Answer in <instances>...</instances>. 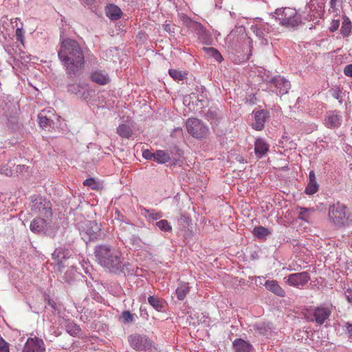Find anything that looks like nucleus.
<instances>
[{
  "label": "nucleus",
  "mask_w": 352,
  "mask_h": 352,
  "mask_svg": "<svg viewBox=\"0 0 352 352\" xmlns=\"http://www.w3.org/2000/svg\"><path fill=\"white\" fill-rule=\"evenodd\" d=\"M142 214L149 220H157L163 217V213L160 211H157L154 209H146L143 208L142 209Z\"/></svg>",
  "instance_id": "28"
},
{
  "label": "nucleus",
  "mask_w": 352,
  "mask_h": 352,
  "mask_svg": "<svg viewBox=\"0 0 352 352\" xmlns=\"http://www.w3.org/2000/svg\"><path fill=\"white\" fill-rule=\"evenodd\" d=\"M142 156L146 160H155V153H152L148 149H146L143 151L142 152Z\"/></svg>",
  "instance_id": "45"
},
{
  "label": "nucleus",
  "mask_w": 352,
  "mask_h": 352,
  "mask_svg": "<svg viewBox=\"0 0 352 352\" xmlns=\"http://www.w3.org/2000/svg\"><path fill=\"white\" fill-rule=\"evenodd\" d=\"M117 133L122 138H129L132 135L133 131L129 126L122 124L117 128Z\"/></svg>",
  "instance_id": "32"
},
{
  "label": "nucleus",
  "mask_w": 352,
  "mask_h": 352,
  "mask_svg": "<svg viewBox=\"0 0 352 352\" xmlns=\"http://www.w3.org/2000/svg\"><path fill=\"white\" fill-rule=\"evenodd\" d=\"M328 219L333 227L340 229L352 225V213L346 205L336 202L329 206Z\"/></svg>",
  "instance_id": "3"
},
{
  "label": "nucleus",
  "mask_w": 352,
  "mask_h": 352,
  "mask_svg": "<svg viewBox=\"0 0 352 352\" xmlns=\"http://www.w3.org/2000/svg\"><path fill=\"white\" fill-rule=\"evenodd\" d=\"M265 286L267 290L278 296L283 297L285 295V290L279 285L278 281L275 280H267Z\"/></svg>",
  "instance_id": "21"
},
{
  "label": "nucleus",
  "mask_w": 352,
  "mask_h": 352,
  "mask_svg": "<svg viewBox=\"0 0 352 352\" xmlns=\"http://www.w3.org/2000/svg\"><path fill=\"white\" fill-rule=\"evenodd\" d=\"M272 16L282 27L288 29L298 28L302 21L301 15L293 8H277L272 13Z\"/></svg>",
  "instance_id": "4"
},
{
  "label": "nucleus",
  "mask_w": 352,
  "mask_h": 352,
  "mask_svg": "<svg viewBox=\"0 0 352 352\" xmlns=\"http://www.w3.org/2000/svg\"><path fill=\"white\" fill-rule=\"evenodd\" d=\"M170 160V155L168 152L163 150H158L155 153L154 161L158 164H164Z\"/></svg>",
  "instance_id": "29"
},
{
  "label": "nucleus",
  "mask_w": 352,
  "mask_h": 352,
  "mask_svg": "<svg viewBox=\"0 0 352 352\" xmlns=\"http://www.w3.org/2000/svg\"><path fill=\"white\" fill-rule=\"evenodd\" d=\"M342 116L337 111L328 112L324 118V124L328 128H336L340 126Z\"/></svg>",
  "instance_id": "14"
},
{
  "label": "nucleus",
  "mask_w": 352,
  "mask_h": 352,
  "mask_svg": "<svg viewBox=\"0 0 352 352\" xmlns=\"http://www.w3.org/2000/svg\"><path fill=\"white\" fill-rule=\"evenodd\" d=\"M84 186H89L91 189H97L98 184L93 178H89L83 182Z\"/></svg>",
  "instance_id": "43"
},
{
  "label": "nucleus",
  "mask_w": 352,
  "mask_h": 352,
  "mask_svg": "<svg viewBox=\"0 0 352 352\" xmlns=\"http://www.w3.org/2000/svg\"><path fill=\"white\" fill-rule=\"evenodd\" d=\"M82 239L85 241H90L97 238L100 231V225L95 221H87L79 227Z\"/></svg>",
  "instance_id": "8"
},
{
  "label": "nucleus",
  "mask_w": 352,
  "mask_h": 352,
  "mask_svg": "<svg viewBox=\"0 0 352 352\" xmlns=\"http://www.w3.org/2000/svg\"><path fill=\"white\" fill-rule=\"evenodd\" d=\"M318 190V184L317 182H309L306 188L305 193L309 195L315 194Z\"/></svg>",
  "instance_id": "39"
},
{
  "label": "nucleus",
  "mask_w": 352,
  "mask_h": 352,
  "mask_svg": "<svg viewBox=\"0 0 352 352\" xmlns=\"http://www.w3.org/2000/svg\"><path fill=\"white\" fill-rule=\"evenodd\" d=\"M351 28L352 23L350 19L346 16H344L340 29V33L344 37L348 36L351 34Z\"/></svg>",
  "instance_id": "30"
},
{
  "label": "nucleus",
  "mask_w": 352,
  "mask_h": 352,
  "mask_svg": "<svg viewBox=\"0 0 352 352\" xmlns=\"http://www.w3.org/2000/svg\"><path fill=\"white\" fill-rule=\"evenodd\" d=\"M344 74L346 76L352 77V64L347 65L344 69Z\"/></svg>",
  "instance_id": "48"
},
{
  "label": "nucleus",
  "mask_w": 352,
  "mask_h": 352,
  "mask_svg": "<svg viewBox=\"0 0 352 352\" xmlns=\"http://www.w3.org/2000/svg\"><path fill=\"white\" fill-rule=\"evenodd\" d=\"M272 82L276 88V94L279 95H284L287 94L291 87L289 81L283 77H276L272 80Z\"/></svg>",
  "instance_id": "13"
},
{
  "label": "nucleus",
  "mask_w": 352,
  "mask_h": 352,
  "mask_svg": "<svg viewBox=\"0 0 352 352\" xmlns=\"http://www.w3.org/2000/svg\"><path fill=\"white\" fill-rule=\"evenodd\" d=\"M261 278H262V277L258 276V277H257V278H256V279H259V280H261Z\"/></svg>",
  "instance_id": "56"
},
{
  "label": "nucleus",
  "mask_w": 352,
  "mask_h": 352,
  "mask_svg": "<svg viewBox=\"0 0 352 352\" xmlns=\"http://www.w3.org/2000/svg\"><path fill=\"white\" fill-rule=\"evenodd\" d=\"M203 50L209 56L214 58L217 62L221 63L223 60V57L220 52L215 48L213 47H203Z\"/></svg>",
  "instance_id": "34"
},
{
  "label": "nucleus",
  "mask_w": 352,
  "mask_h": 352,
  "mask_svg": "<svg viewBox=\"0 0 352 352\" xmlns=\"http://www.w3.org/2000/svg\"><path fill=\"white\" fill-rule=\"evenodd\" d=\"M344 296H345L347 301L352 305V289H348L345 292Z\"/></svg>",
  "instance_id": "49"
},
{
  "label": "nucleus",
  "mask_w": 352,
  "mask_h": 352,
  "mask_svg": "<svg viewBox=\"0 0 352 352\" xmlns=\"http://www.w3.org/2000/svg\"><path fill=\"white\" fill-rule=\"evenodd\" d=\"M333 0H331V3L333 2Z\"/></svg>",
  "instance_id": "57"
},
{
  "label": "nucleus",
  "mask_w": 352,
  "mask_h": 352,
  "mask_svg": "<svg viewBox=\"0 0 352 352\" xmlns=\"http://www.w3.org/2000/svg\"><path fill=\"white\" fill-rule=\"evenodd\" d=\"M272 27L267 23L261 22L258 24L252 25L251 30L255 33L257 37L267 42L265 36L272 31Z\"/></svg>",
  "instance_id": "11"
},
{
  "label": "nucleus",
  "mask_w": 352,
  "mask_h": 352,
  "mask_svg": "<svg viewBox=\"0 0 352 352\" xmlns=\"http://www.w3.org/2000/svg\"><path fill=\"white\" fill-rule=\"evenodd\" d=\"M186 126L188 132L197 139L206 138L209 133L208 126L197 118H188L186 120Z\"/></svg>",
  "instance_id": "7"
},
{
  "label": "nucleus",
  "mask_w": 352,
  "mask_h": 352,
  "mask_svg": "<svg viewBox=\"0 0 352 352\" xmlns=\"http://www.w3.org/2000/svg\"><path fill=\"white\" fill-rule=\"evenodd\" d=\"M0 352H10L8 343L1 337H0Z\"/></svg>",
  "instance_id": "44"
},
{
  "label": "nucleus",
  "mask_w": 352,
  "mask_h": 352,
  "mask_svg": "<svg viewBox=\"0 0 352 352\" xmlns=\"http://www.w3.org/2000/svg\"><path fill=\"white\" fill-rule=\"evenodd\" d=\"M346 327L348 333H349V336H352V324L346 323Z\"/></svg>",
  "instance_id": "52"
},
{
  "label": "nucleus",
  "mask_w": 352,
  "mask_h": 352,
  "mask_svg": "<svg viewBox=\"0 0 352 352\" xmlns=\"http://www.w3.org/2000/svg\"><path fill=\"white\" fill-rule=\"evenodd\" d=\"M0 173L6 176H11L12 175V170L8 166H3L0 168Z\"/></svg>",
  "instance_id": "46"
},
{
  "label": "nucleus",
  "mask_w": 352,
  "mask_h": 352,
  "mask_svg": "<svg viewBox=\"0 0 352 352\" xmlns=\"http://www.w3.org/2000/svg\"><path fill=\"white\" fill-rule=\"evenodd\" d=\"M42 340L37 338H28L24 345L22 352H45Z\"/></svg>",
  "instance_id": "10"
},
{
  "label": "nucleus",
  "mask_w": 352,
  "mask_h": 352,
  "mask_svg": "<svg viewBox=\"0 0 352 352\" xmlns=\"http://www.w3.org/2000/svg\"><path fill=\"white\" fill-rule=\"evenodd\" d=\"M192 28L195 30L198 35V38L204 44L210 45L212 38L210 34L206 31L201 23H192Z\"/></svg>",
  "instance_id": "12"
},
{
  "label": "nucleus",
  "mask_w": 352,
  "mask_h": 352,
  "mask_svg": "<svg viewBox=\"0 0 352 352\" xmlns=\"http://www.w3.org/2000/svg\"><path fill=\"white\" fill-rule=\"evenodd\" d=\"M232 347L235 352H250L252 349V345L241 338L234 340Z\"/></svg>",
  "instance_id": "20"
},
{
  "label": "nucleus",
  "mask_w": 352,
  "mask_h": 352,
  "mask_svg": "<svg viewBox=\"0 0 352 352\" xmlns=\"http://www.w3.org/2000/svg\"><path fill=\"white\" fill-rule=\"evenodd\" d=\"M250 103L252 104H254V101H252V100H250Z\"/></svg>",
  "instance_id": "55"
},
{
  "label": "nucleus",
  "mask_w": 352,
  "mask_h": 352,
  "mask_svg": "<svg viewBox=\"0 0 352 352\" xmlns=\"http://www.w3.org/2000/svg\"><path fill=\"white\" fill-rule=\"evenodd\" d=\"M128 342L138 351L152 352L156 349L154 342L145 334L133 333L128 337Z\"/></svg>",
  "instance_id": "5"
},
{
  "label": "nucleus",
  "mask_w": 352,
  "mask_h": 352,
  "mask_svg": "<svg viewBox=\"0 0 352 352\" xmlns=\"http://www.w3.org/2000/svg\"><path fill=\"white\" fill-rule=\"evenodd\" d=\"M11 23L15 30V36L17 41L20 42L22 45H24L25 40V31L23 30V23L21 22L20 19L15 18L11 19Z\"/></svg>",
  "instance_id": "19"
},
{
  "label": "nucleus",
  "mask_w": 352,
  "mask_h": 352,
  "mask_svg": "<svg viewBox=\"0 0 352 352\" xmlns=\"http://www.w3.org/2000/svg\"><path fill=\"white\" fill-rule=\"evenodd\" d=\"M168 74L171 78H173L175 80L181 81L183 80L186 74L185 72H182V71L170 69L168 71Z\"/></svg>",
  "instance_id": "36"
},
{
  "label": "nucleus",
  "mask_w": 352,
  "mask_h": 352,
  "mask_svg": "<svg viewBox=\"0 0 352 352\" xmlns=\"http://www.w3.org/2000/svg\"><path fill=\"white\" fill-rule=\"evenodd\" d=\"M44 112L45 111H43L38 115V123L42 128H46L51 125V120L44 115Z\"/></svg>",
  "instance_id": "37"
},
{
  "label": "nucleus",
  "mask_w": 352,
  "mask_h": 352,
  "mask_svg": "<svg viewBox=\"0 0 352 352\" xmlns=\"http://www.w3.org/2000/svg\"><path fill=\"white\" fill-rule=\"evenodd\" d=\"M120 318L124 323H131L134 321V315L129 311H124L121 314Z\"/></svg>",
  "instance_id": "38"
},
{
  "label": "nucleus",
  "mask_w": 352,
  "mask_h": 352,
  "mask_svg": "<svg viewBox=\"0 0 352 352\" xmlns=\"http://www.w3.org/2000/svg\"><path fill=\"white\" fill-rule=\"evenodd\" d=\"M52 258L60 267L63 266V261L71 256L70 251L67 248H58L52 253Z\"/></svg>",
  "instance_id": "17"
},
{
  "label": "nucleus",
  "mask_w": 352,
  "mask_h": 352,
  "mask_svg": "<svg viewBox=\"0 0 352 352\" xmlns=\"http://www.w3.org/2000/svg\"><path fill=\"white\" fill-rule=\"evenodd\" d=\"M148 302L157 311H164L166 308V301L157 296H150Z\"/></svg>",
  "instance_id": "23"
},
{
  "label": "nucleus",
  "mask_w": 352,
  "mask_h": 352,
  "mask_svg": "<svg viewBox=\"0 0 352 352\" xmlns=\"http://www.w3.org/2000/svg\"><path fill=\"white\" fill-rule=\"evenodd\" d=\"M190 292V287L187 283H181L175 291L179 300H183Z\"/></svg>",
  "instance_id": "27"
},
{
  "label": "nucleus",
  "mask_w": 352,
  "mask_h": 352,
  "mask_svg": "<svg viewBox=\"0 0 352 352\" xmlns=\"http://www.w3.org/2000/svg\"><path fill=\"white\" fill-rule=\"evenodd\" d=\"M331 313V310L327 307H318L314 310L315 321L319 324H323L326 320L329 318Z\"/></svg>",
  "instance_id": "16"
},
{
  "label": "nucleus",
  "mask_w": 352,
  "mask_h": 352,
  "mask_svg": "<svg viewBox=\"0 0 352 352\" xmlns=\"http://www.w3.org/2000/svg\"><path fill=\"white\" fill-rule=\"evenodd\" d=\"M309 182H317L316 175L314 170H311L309 174Z\"/></svg>",
  "instance_id": "51"
},
{
  "label": "nucleus",
  "mask_w": 352,
  "mask_h": 352,
  "mask_svg": "<svg viewBox=\"0 0 352 352\" xmlns=\"http://www.w3.org/2000/svg\"><path fill=\"white\" fill-rule=\"evenodd\" d=\"M309 280L310 276L307 272L291 274L284 278L287 285L298 288L303 287Z\"/></svg>",
  "instance_id": "9"
},
{
  "label": "nucleus",
  "mask_w": 352,
  "mask_h": 352,
  "mask_svg": "<svg viewBox=\"0 0 352 352\" xmlns=\"http://www.w3.org/2000/svg\"><path fill=\"white\" fill-rule=\"evenodd\" d=\"M254 121L252 122V127L257 130L261 131L264 128L265 122L267 118V112L264 110H259L254 111Z\"/></svg>",
  "instance_id": "15"
},
{
  "label": "nucleus",
  "mask_w": 352,
  "mask_h": 352,
  "mask_svg": "<svg viewBox=\"0 0 352 352\" xmlns=\"http://www.w3.org/2000/svg\"><path fill=\"white\" fill-rule=\"evenodd\" d=\"M254 328L258 333L262 335L267 334L270 330V328L265 323H256Z\"/></svg>",
  "instance_id": "41"
},
{
  "label": "nucleus",
  "mask_w": 352,
  "mask_h": 352,
  "mask_svg": "<svg viewBox=\"0 0 352 352\" xmlns=\"http://www.w3.org/2000/svg\"><path fill=\"white\" fill-rule=\"evenodd\" d=\"M106 14L111 20H117L121 17V10L115 5H110L107 8Z\"/></svg>",
  "instance_id": "26"
},
{
  "label": "nucleus",
  "mask_w": 352,
  "mask_h": 352,
  "mask_svg": "<svg viewBox=\"0 0 352 352\" xmlns=\"http://www.w3.org/2000/svg\"><path fill=\"white\" fill-rule=\"evenodd\" d=\"M68 90L71 93L76 95L79 98L87 99L89 97L88 87L85 85L73 84L68 87Z\"/></svg>",
  "instance_id": "18"
},
{
  "label": "nucleus",
  "mask_w": 352,
  "mask_h": 352,
  "mask_svg": "<svg viewBox=\"0 0 352 352\" xmlns=\"http://www.w3.org/2000/svg\"><path fill=\"white\" fill-rule=\"evenodd\" d=\"M84 3L87 5L92 4L95 0H81Z\"/></svg>",
  "instance_id": "54"
},
{
  "label": "nucleus",
  "mask_w": 352,
  "mask_h": 352,
  "mask_svg": "<svg viewBox=\"0 0 352 352\" xmlns=\"http://www.w3.org/2000/svg\"><path fill=\"white\" fill-rule=\"evenodd\" d=\"M340 26V21L339 20H333L331 23V25L329 27V30L331 32H334L336 31Z\"/></svg>",
  "instance_id": "47"
},
{
  "label": "nucleus",
  "mask_w": 352,
  "mask_h": 352,
  "mask_svg": "<svg viewBox=\"0 0 352 352\" xmlns=\"http://www.w3.org/2000/svg\"><path fill=\"white\" fill-rule=\"evenodd\" d=\"M309 12L311 13L307 14L306 16L304 17V19L307 21H315V23L318 22V19H320L322 15L321 10L312 9L311 7H309Z\"/></svg>",
  "instance_id": "31"
},
{
  "label": "nucleus",
  "mask_w": 352,
  "mask_h": 352,
  "mask_svg": "<svg viewBox=\"0 0 352 352\" xmlns=\"http://www.w3.org/2000/svg\"><path fill=\"white\" fill-rule=\"evenodd\" d=\"M164 30H166V32H170L172 31V30H171L172 27L170 24H165L164 26Z\"/></svg>",
  "instance_id": "53"
},
{
  "label": "nucleus",
  "mask_w": 352,
  "mask_h": 352,
  "mask_svg": "<svg viewBox=\"0 0 352 352\" xmlns=\"http://www.w3.org/2000/svg\"><path fill=\"white\" fill-rule=\"evenodd\" d=\"M269 150V145L266 143V142L261 139L258 138L254 142V151L256 155L259 157H262L264 155H265Z\"/></svg>",
  "instance_id": "22"
},
{
  "label": "nucleus",
  "mask_w": 352,
  "mask_h": 352,
  "mask_svg": "<svg viewBox=\"0 0 352 352\" xmlns=\"http://www.w3.org/2000/svg\"><path fill=\"white\" fill-rule=\"evenodd\" d=\"M91 80L101 85H106L109 82L108 75L102 71H94L91 76Z\"/></svg>",
  "instance_id": "24"
},
{
  "label": "nucleus",
  "mask_w": 352,
  "mask_h": 352,
  "mask_svg": "<svg viewBox=\"0 0 352 352\" xmlns=\"http://www.w3.org/2000/svg\"><path fill=\"white\" fill-rule=\"evenodd\" d=\"M96 261L102 267L113 273L123 271L124 259L120 251L109 245H99L94 249Z\"/></svg>",
  "instance_id": "2"
},
{
  "label": "nucleus",
  "mask_w": 352,
  "mask_h": 352,
  "mask_svg": "<svg viewBox=\"0 0 352 352\" xmlns=\"http://www.w3.org/2000/svg\"><path fill=\"white\" fill-rule=\"evenodd\" d=\"M252 233L254 236L258 239H263L271 234V232L263 226H256Z\"/></svg>",
  "instance_id": "33"
},
{
  "label": "nucleus",
  "mask_w": 352,
  "mask_h": 352,
  "mask_svg": "<svg viewBox=\"0 0 352 352\" xmlns=\"http://www.w3.org/2000/svg\"><path fill=\"white\" fill-rule=\"evenodd\" d=\"M66 330L72 336H77L80 331L79 326L74 322H68L66 325Z\"/></svg>",
  "instance_id": "35"
},
{
  "label": "nucleus",
  "mask_w": 352,
  "mask_h": 352,
  "mask_svg": "<svg viewBox=\"0 0 352 352\" xmlns=\"http://www.w3.org/2000/svg\"><path fill=\"white\" fill-rule=\"evenodd\" d=\"M51 207L50 202L42 197L34 196L32 197L30 208L34 214H38L43 217L48 218L52 214Z\"/></svg>",
  "instance_id": "6"
},
{
  "label": "nucleus",
  "mask_w": 352,
  "mask_h": 352,
  "mask_svg": "<svg viewBox=\"0 0 352 352\" xmlns=\"http://www.w3.org/2000/svg\"><path fill=\"white\" fill-rule=\"evenodd\" d=\"M46 221L44 218L34 219L30 223V230L34 233H40L46 226Z\"/></svg>",
  "instance_id": "25"
},
{
  "label": "nucleus",
  "mask_w": 352,
  "mask_h": 352,
  "mask_svg": "<svg viewBox=\"0 0 352 352\" xmlns=\"http://www.w3.org/2000/svg\"><path fill=\"white\" fill-rule=\"evenodd\" d=\"M313 211V209L306 208H300V210L299 212V219L305 221H307L309 218V212Z\"/></svg>",
  "instance_id": "42"
},
{
  "label": "nucleus",
  "mask_w": 352,
  "mask_h": 352,
  "mask_svg": "<svg viewBox=\"0 0 352 352\" xmlns=\"http://www.w3.org/2000/svg\"><path fill=\"white\" fill-rule=\"evenodd\" d=\"M156 226L162 231L168 232L172 230V227L167 220L162 219L156 223Z\"/></svg>",
  "instance_id": "40"
},
{
  "label": "nucleus",
  "mask_w": 352,
  "mask_h": 352,
  "mask_svg": "<svg viewBox=\"0 0 352 352\" xmlns=\"http://www.w3.org/2000/svg\"><path fill=\"white\" fill-rule=\"evenodd\" d=\"M332 96L336 99H340V91L339 89H336L332 90Z\"/></svg>",
  "instance_id": "50"
},
{
  "label": "nucleus",
  "mask_w": 352,
  "mask_h": 352,
  "mask_svg": "<svg viewBox=\"0 0 352 352\" xmlns=\"http://www.w3.org/2000/svg\"><path fill=\"white\" fill-rule=\"evenodd\" d=\"M58 56L69 75H76L85 63L82 49L77 41L70 38L61 40Z\"/></svg>",
  "instance_id": "1"
}]
</instances>
